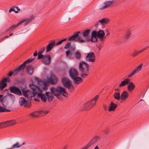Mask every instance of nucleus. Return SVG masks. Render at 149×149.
Returning <instances> with one entry per match:
<instances>
[{
  "mask_svg": "<svg viewBox=\"0 0 149 149\" xmlns=\"http://www.w3.org/2000/svg\"><path fill=\"white\" fill-rule=\"evenodd\" d=\"M93 107V105L88 102L85 105L84 109L85 110H89Z\"/></svg>",
  "mask_w": 149,
  "mask_h": 149,
  "instance_id": "32",
  "label": "nucleus"
},
{
  "mask_svg": "<svg viewBox=\"0 0 149 149\" xmlns=\"http://www.w3.org/2000/svg\"><path fill=\"white\" fill-rule=\"evenodd\" d=\"M8 96L9 98L12 100H14L15 99V97L14 96L10 93H8Z\"/></svg>",
  "mask_w": 149,
  "mask_h": 149,
  "instance_id": "44",
  "label": "nucleus"
},
{
  "mask_svg": "<svg viewBox=\"0 0 149 149\" xmlns=\"http://www.w3.org/2000/svg\"><path fill=\"white\" fill-rule=\"evenodd\" d=\"M68 148V146L67 145H65L63 147V149H67Z\"/></svg>",
  "mask_w": 149,
  "mask_h": 149,
  "instance_id": "62",
  "label": "nucleus"
},
{
  "mask_svg": "<svg viewBox=\"0 0 149 149\" xmlns=\"http://www.w3.org/2000/svg\"><path fill=\"white\" fill-rule=\"evenodd\" d=\"M129 94L126 91H124L121 95V98L122 100H125L128 97Z\"/></svg>",
  "mask_w": 149,
  "mask_h": 149,
  "instance_id": "21",
  "label": "nucleus"
},
{
  "mask_svg": "<svg viewBox=\"0 0 149 149\" xmlns=\"http://www.w3.org/2000/svg\"><path fill=\"white\" fill-rule=\"evenodd\" d=\"M91 40L92 42H95L97 41V37H91Z\"/></svg>",
  "mask_w": 149,
  "mask_h": 149,
  "instance_id": "48",
  "label": "nucleus"
},
{
  "mask_svg": "<svg viewBox=\"0 0 149 149\" xmlns=\"http://www.w3.org/2000/svg\"><path fill=\"white\" fill-rule=\"evenodd\" d=\"M17 73V72L16 71H15V70L13 71H11L9 72L8 74V76L9 77L11 76L13 74H15V75Z\"/></svg>",
  "mask_w": 149,
  "mask_h": 149,
  "instance_id": "47",
  "label": "nucleus"
},
{
  "mask_svg": "<svg viewBox=\"0 0 149 149\" xmlns=\"http://www.w3.org/2000/svg\"><path fill=\"white\" fill-rule=\"evenodd\" d=\"M36 112H34L30 113L29 115L31 118H37L38 117V115H36Z\"/></svg>",
  "mask_w": 149,
  "mask_h": 149,
  "instance_id": "38",
  "label": "nucleus"
},
{
  "mask_svg": "<svg viewBox=\"0 0 149 149\" xmlns=\"http://www.w3.org/2000/svg\"><path fill=\"white\" fill-rule=\"evenodd\" d=\"M51 57L50 55L44 56L42 59L43 62L45 64H49L50 62Z\"/></svg>",
  "mask_w": 149,
  "mask_h": 149,
  "instance_id": "17",
  "label": "nucleus"
},
{
  "mask_svg": "<svg viewBox=\"0 0 149 149\" xmlns=\"http://www.w3.org/2000/svg\"><path fill=\"white\" fill-rule=\"evenodd\" d=\"M105 35L104 32L103 31L101 30H99L97 32V38H103Z\"/></svg>",
  "mask_w": 149,
  "mask_h": 149,
  "instance_id": "30",
  "label": "nucleus"
},
{
  "mask_svg": "<svg viewBox=\"0 0 149 149\" xmlns=\"http://www.w3.org/2000/svg\"><path fill=\"white\" fill-rule=\"evenodd\" d=\"M80 33V31H78L76 32L74 34H75L76 35H77V36L78 38L79 37V34Z\"/></svg>",
  "mask_w": 149,
  "mask_h": 149,
  "instance_id": "57",
  "label": "nucleus"
},
{
  "mask_svg": "<svg viewBox=\"0 0 149 149\" xmlns=\"http://www.w3.org/2000/svg\"><path fill=\"white\" fill-rule=\"evenodd\" d=\"M49 83L52 84H55L58 82V78L54 75H51L48 79Z\"/></svg>",
  "mask_w": 149,
  "mask_h": 149,
  "instance_id": "13",
  "label": "nucleus"
},
{
  "mask_svg": "<svg viewBox=\"0 0 149 149\" xmlns=\"http://www.w3.org/2000/svg\"><path fill=\"white\" fill-rule=\"evenodd\" d=\"M10 79H8L7 78L3 79L0 83V90H2L7 85L6 82L8 81H9Z\"/></svg>",
  "mask_w": 149,
  "mask_h": 149,
  "instance_id": "16",
  "label": "nucleus"
},
{
  "mask_svg": "<svg viewBox=\"0 0 149 149\" xmlns=\"http://www.w3.org/2000/svg\"><path fill=\"white\" fill-rule=\"evenodd\" d=\"M35 58H32L31 57L26 61H24L22 64H21L18 68L15 70V71H16L18 73L19 71L24 70L25 67V64L32 62L35 59Z\"/></svg>",
  "mask_w": 149,
  "mask_h": 149,
  "instance_id": "5",
  "label": "nucleus"
},
{
  "mask_svg": "<svg viewBox=\"0 0 149 149\" xmlns=\"http://www.w3.org/2000/svg\"><path fill=\"white\" fill-rule=\"evenodd\" d=\"M76 41L80 43H84L85 42L86 40L81 38H79L76 39Z\"/></svg>",
  "mask_w": 149,
  "mask_h": 149,
  "instance_id": "43",
  "label": "nucleus"
},
{
  "mask_svg": "<svg viewBox=\"0 0 149 149\" xmlns=\"http://www.w3.org/2000/svg\"><path fill=\"white\" fill-rule=\"evenodd\" d=\"M97 32L95 31H94L92 32V33L91 37H97Z\"/></svg>",
  "mask_w": 149,
  "mask_h": 149,
  "instance_id": "45",
  "label": "nucleus"
},
{
  "mask_svg": "<svg viewBox=\"0 0 149 149\" xmlns=\"http://www.w3.org/2000/svg\"><path fill=\"white\" fill-rule=\"evenodd\" d=\"M10 92L13 93L15 94L18 95L20 96L22 95L21 91L18 87L15 86H12L9 88Z\"/></svg>",
  "mask_w": 149,
  "mask_h": 149,
  "instance_id": "7",
  "label": "nucleus"
},
{
  "mask_svg": "<svg viewBox=\"0 0 149 149\" xmlns=\"http://www.w3.org/2000/svg\"><path fill=\"white\" fill-rule=\"evenodd\" d=\"M10 110L7 109L6 108H5L4 112H10Z\"/></svg>",
  "mask_w": 149,
  "mask_h": 149,
  "instance_id": "60",
  "label": "nucleus"
},
{
  "mask_svg": "<svg viewBox=\"0 0 149 149\" xmlns=\"http://www.w3.org/2000/svg\"><path fill=\"white\" fill-rule=\"evenodd\" d=\"M109 129L108 128H106L104 131V132L105 134H108L109 132Z\"/></svg>",
  "mask_w": 149,
  "mask_h": 149,
  "instance_id": "51",
  "label": "nucleus"
},
{
  "mask_svg": "<svg viewBox=\"0 0 149 149\" xmlns=\"http://www.w3.org/2000/svg\"><path fill=\"white\" fill-rule=\"evenodd\" d=\"M20 9L18 7H15L14 6L13 8H11L9 10V12H11L12 11H14L15 13H17L18 12L20 11Z\"/></svg>",
  "mask_w": 149,
  "mask_h": 149,
  "instance_id": "31",
  "label": "nucleus"
},
{
  "mask_svg": "<svg viewBox=\"0 0 149 149\" xmlns=\"http://www.w3.org/2000/svg\"><path fill=\"white\" fill-rule=\"evenodd\" d=\"M130 81V79L127 78L125 79L124 80L122 81L120 84L119 85V87H122L128 84Z\"/></svg>",
  "mask_w": 149,
  "mask_h": 149,
  "instance_id": "20",
  "label": "nucleus"
},
{
  "mask_svg": "<svg viewBox=\"0 0 149 149\" xmlns=\"http://www.w3.org/2000/svg\"><path fill=\"white\" fill-rule=\"evenodd\" d=\"M114 3L113 1H106L103 3V5L102 6L99 8V9L102 10L106 8H109Z\"/></svg>",
  "mask_w": 149,
  "mask_h": 149,
  "instance_id": "9",
  "label": "nucleus"
},
{
  "mask_svg": "<svg viewBox=\"0 0 149 149\" xmlns=\"http://www.w3.org/2000/svg\"><path fill=\"white\" fill-rule=\"evenodd\" d=\"M100 137L97 135L94 136L88 143L90 146L100 140Z\"/></svg>",
  "mask_w": 149,
  "mask_h": 149,
  "instance_id": "12",
  "label": "nucleus"
},
{
  "mask_svg": "<svg viewBox=\"0 0 149 149\" xmlns=\"http://www.w3.org/2000/svg\"><path fill=\"white\" fill-rule=\"evenodd\" d=\"M74 56L77 59L79 60L81 57V54L80 52L77 51L74 53Z\"/></svg>",
  "mask_w": 149,
  "mask_h": 149,
  "instance_id": "28",
  "label": "nucleus"
},
{
  "mask_svg": "<svg viewBox=\"0 0 149 149\" xmlns=\"http://www.w3.org/2000/svg\"><path fill=\"white\" fill-rule=\"evenodd\" d=\"M66 40V38H65L59 41L58 42L56 43L55 44L56 46H58L61 44L62 42L63 41H64Z\"/></svg>",
  "mask_w": 149,
  "mask_h": 149,
  "instance_id": "42",
  "label": "nucleus"
},
{
  "mask_svg": "<svg viewBox=\"0 0 149 149\" xmlns=\"http://www.w3.org/2000/svg\"><path fill=\"white\" fill-rule=\"evenodd\" d=\"M67 88H68V90L70 91H72L73 90H74V88L73 87V85H72L71 83L70 84V86H68Z\"/></svg>",
  "mask_w": 149,
  "mask_h": 149,
  "instance_id": "41",
  "label": "nucleus"
},
{
  "mask_svg": "<svg viewBox=\"0 0 149 149\" xmlns=\"http://www.w3.org/2000/svg\"><path fill=\"white\" fill-rule=\"evenodd\" d=\"M117 106V105L116 104L114 103L113 102H111L110 104L108 110L109 111H114L116 108Z\"/></svg>",
  "mask_w": 149,
  "mask_h": 149,
  "instance_id": "22",
  "label": "nucleus"
},
{
  "mask_svg": "<svg viewBox=\"0 0 149 149\" xmlns=\"http://www.w3.org/2000/svg\"><path fill=\"white\" fill-rule=\"evenodd\" d=\"M105 38V37L104 38L103 37V38H100L101 39H100L101 41L102 42H103L104 41V39Z\"/></svg>",
  "mask_w": 149,
  "mask_h": 149,
  "instance_id": "63",
  "label": "nucleus"
},
{
  "mask_svg": "<svg viewBox=\"0 0 149 149\" xmlns=\"http://www.w3.org/2000/svg\"><path fill=\"white\" fill-rule=\"evenodd\" d=\"M100 23V22H99V20H98V21L95 24V26H97Z\"/></svg>",
  "mask_w": 149,
  "mask_h": 149,
  "instance_id": "64",
  "label": "nucleus"
},
{
  "mask_svg": "<svg viewBox=\"0 0 149 149\" xmlns=\"http://www.w3.org/2000/svg\"><path fill=\"white\" fill-rule=\"evenodd\" d=\"M33 68L31 65H29L27 67L26 71L27 73L31 75L33 71Z\"/></svg>",
  "mask_w": 149,
  "mask_h": 149,
  "instance_id": "35",
  "label": "nucleus"
},
{
  "mask_svg": "<svg viewBox=\"0 0 149 149\" xmlns=\"http://www.w3.org/2000/svg\"><path fill=\"white\" fill-rule=\"evenodd\" d=\"M143 64H141L140 65L137 66L136 69L132 72L128 76V78H130L132 76L134 75L136 73H138L139 72L141 69L142 66Z\"/></svg>",
  "mask_w": 149,
  "mask_h": 149,
  "instance_id": "14",
  "label": "nucleus"
},
{
  "mask_svg": "<svg viewBox=\"0 0 149 149\" xmlns=\"http://www.w3.org/2000/svg\"><path fill=\"white\" fill-rule=\"evenodd\" d=\"M149 47V46L148 47H144L142 49L139 50L138 51H135L132 54V56L133 57H135L137 55L141 53L143 51L146 50Z\"/></svg>",
  "mask_w": 149,
  "mask_h": 149,
  "instance_id": "19",
  "label": "nucleus"
},
{
  "mask_svg": "<svg viewBox=\"0 0 149 149\" xmlns=\"http://www.w3.org/2000/svg\"><path fill=\"white\" fill-rule=\"evenodd\" d=\"M109 21L110 19L107 18H104L101 20H99V22L102 25L107 24L109 23Z\"/></svg>",
  "mask_w": 149,
  "mask_h": 149,
  "instance_id": "26",
  "label": "nucleus"
},
{
  "mask_svg": "<svg viewBox=\"0 0 149 149\" xmlns=\"http://www.w3.org/2000/svg\"><path fill=\"white\" fill-rule=\"evenodd\" d=\"M55 45V40H51L46 46V52H48L51 50L54 47Z\"/></svg>",
  "mask_w": 149,
  "mask_h": 149,
  "instance_id": "11",
  "label": "nucleus"
},
{
  "mask_svg": "<svg viewBox=\"0 0 149 149\" xmlns=\"http://www.w3.org/2000/svg\"><path fill=\"white\" fill-rule=\"evenodd\" d=\"M6 122L0 123V129H2L6 127Z\"/></svg>",
  "mask_w": 149,
  "mask_h": 149,
  "instance_id": "40",
  "label": "nucleus"
},
{
  "mask_svg": "<svg viewBox=\"0 0 149 149\" xmlns=\"http://www.w3.org/2000/svg\"><path fill=\"white\" fill-rule=\"evenodd\" d=\"M30 88L32 90V93L29 90H25L24 89L22 90V93L24 96L26 97L29 100H31L33 97L38 93L39 90V87L34 84L33 82L29 85Z\"/></svg>",
  "mask_w": 149,
  "mask_h": 149,
  "instance_id": "2",
  "label": "nucleus"
},
{
  "mask_svg": "<svg viewBox=\"0 0 149 149\" xmlns=\"http://www.w3.org/2000/svg\"><path fill=\"white\" fill-rule=\"evenodd\" d=\"M48 87V85L46 82H45L44 83L43 87V90L44 91H46Z\"/></svg>",
  "mask_w": 149,
  "mask_h": 149,
  "instance_id": "46",
  "label": "nucleus"
},
{
  "mask_svg": "<svg viewBox=\"0 0 149 149\" xmlns=\"http://www.w3.org/2000/svg\"><path fill=\"white\" fill-rule=\"evenodd\" d=\"M44 56L42 54H38L37 59H39L42 58L43 59Z\"/></svg>",
  "mask_w": 149,
  "mask_h": 149,
  "instance_id": "52",
  "label": "nucleus"
},
{
  "mask_svg": "<svg viewBox=\"0 0 149 149\" xmlns=\"http://www.w3.org/2000/svg\"><path fill=\"white\" fill-rule=\"evenodd\" d=\"M78 38V37L77 36V35H76L75 34H74L71 37L69 38V39L68 40L69 41H76V39Z\"/></svg>",
  "mask_w": 149,
  "mask_h": 149,
  "instance_id": "37",
  "label": "nucleus"
},
{
  "mask_svg": "<svg viewBox=\"0 0 149 149\" xmlns=\"http://www.w3.org/2000/svg\"><path fill=\"white\" fill-rule=\"evenodd\" d=\"M61 82L63 85L65 87H68L70 86L71 81L68 78H63L61 80Z\"/></svg>",
  "mask_w": 149,
  "mask_h": 149,
  "instance_id": "15",
  "label": "nucleus"
},
{
  "mask_svg": "<svg viewBox=\"0 0 149 149\" xmlns=\"http://www.w3.org/2000/svg\"><path fill=\"white\" fill-rule=\"evenodd\" d=\"M4 122L6 123V127L12 125H14L16 124V121L13 120H11L10 121H6Z\"/></svg>",
  "mask_w": 149,
  "mask_h": 149,
  "instance_id": "27",
  "label": "nucleus"
},
{
  "mask_svg": "<svg viewBox=\"0 0 149 149\" xmlns=\"http://www.w3.org/2000/svg\"><path fill=\"white\" fill-rule=\"evenodd\" d=\"M79 70L81 72L80 76L81 78H84L88 75L89 72V65L86 62L82 61L79 64Z\"/></svg>",
  "mask_w": 149,
  "mask_h": 149,
  "instance_id": "3",
  "label": "nucleus"
},
{
  "mask_svg": "<svg viewBox=\"0 0 149 149\" xmlns=\"http://www.w3.org/2000/svg\"><path fill=\"white\" fill-rule=\"evenodd\" d=\"M49 112V111L47 110H44L40 111H38V113L40 114H44V115H46Z\"/></svg>",
  "mask_w": 149,
  "mask_h": 149,
  "instance_id": "39",
  "label": "nucleus"
},
{
  "mask_svg": "<svg viewBox=\"0 0 149 149\" xmlns=\"http://www.w3.org/2000/svg\"><path fill=\"white\" fill-rule=\"evenodd\" d=\"M90 30L89 29H87L84 31V32L81 33L82 36L84 38L87 37L89 34Z\"/></svg>",
  "mask_w": 149,
  "mask_h": 149,
  "instance_id": "33",
  "label": "nucleus"
},
{
  "mask_svg": "<svg viewBox=\"0 0 149 149\" xmlns=\"http://www.w3.org/2000/svg\"><path fill=\"white\" fill-rule=\"evenodd\" d=\"M5 108L0 106V112H4Z\"/></svg>",
  "mask_w": 149,
  "mask_h": 149,
  "instance_id": "53",
  "label": "nucleus"
},
{
  "mask_svg": "<svg viewBox=\"0 0 149 149\" xmlns=\"http://www.w3.org/2000/svg\"><path fill=\"white\" fill-rule=\"evenodd\" d=\"M33 18L34 17L33 16H31L29 19H27L26 18H24L20 22H19L17 24H14L10 26L9 28L6 29V32H7L10 30L12 31L14 30L15 28L17 27L18 26L20 25L22 23L24 22H26L27 23L30 22L32 20Z\"/></svg>",
  "mask_w": 149,
  "mask_h": 149,
  "instance_id": "4",
  "label": "nucleus"
},
{
  "mask_svg": "<svg viewBox=\"0 0 149 149\" xmlns=\"http://www.w3.org/2000/svg\"><path fill=\"white\" fill-rule=\"evenodd\" d=\"M127 88L130 91H132L135 88V86L132 82H130L128 84Z\"/></svg>",
  "mask_w": 149,
  "mask_h": 149,
  "instance_id": "24",
  "label": "nucleus"
},
{
  "mask_svg": "<svg viewBox=\"0 0 149 149\" xmlns=\"http://www.w3.org/2000/svg\"><path fill=\"white\" fill-rule=\"evenodd\" d=\"M25 142H23L22 144H20L19 143L17 142L11 146V149H13L15 148H18L21 147L22 146L25 145Z\"/></svg>",
  "mask_w": 149,
  "mask_h": 149,
  "instance_id": "25",
  "label": "nucleus"
},
{
  "mask_svg": "<svg viewBox=\"0 0 149 149\" xmlns=\"http://www.w3.org/2000/svg\"><path fill=\"white\" fill-rule=\"evenodd\" d=\"M107 107L106 105H103V108L105 110H107Z\"/></svg>",
  "mask_w": 149,
  "mask_h": 149,
  "instance_id": "59",
  "label": "nucleus"
},
{
  "mask_svg": "<svg viewBox=\"0 0 149 149\" xmlns=\"http://www.w3.org/2000/svg\"><path fill=\"white\" fill-rule=\"evenodd\" d=\"M65 53L67 56H70L72 55L71 53L69 51H66Z\"/></svg>",
  "mask_w": 149,
  "mask_h": 149,
  "instance_id": "54",
  "label": "nucleus"
},
{
  "mask_svg": "<svg viewBox=\"0 0 149 149\" xmlns=\"http://www.w3.org/2000/svg\"><path fill=\"white\" fill-rule=\"evenodd\" d=\"M44 48V47H43V48L42 49L40 50L38 52V54H42L45 50Z\"/></svg>",
  "mask_w": 149,
  "mask_h": 149,
  "instance_id": "56",
  "label": "nucleus"
},
{
  "mask_svg": "<svg viewBox=\"0 0 149 149\" xmlns=\"http://www.w3.org/2000/svg\"><path fill=\"white\" fill-rule=\"evenodd\" d=\"M90 146L88 143L85 146L83 147L81 149H88Z\"/></svg>",
  "mask_w": 149,
  "mask_h": 149,
  "instance_id": "55",
  "label": "nucleus"
},
{
  "mask_svg": "<svg viewBox=\"0 0 149 149\" xmlns=\"http://www.w3.org/2000/svg\"><path fill=\"white\" fill-rule=\"evenodd\" d=\"M31 106V102H27L24 105V107H27L28 108H29Z\"/></svg>",
  "mask_w": 149,
  "mask_h": 149,
  "instance_id": "49",
  "label": "nucleus"
},
{
  "mask_svg": "<svg viewBox=\"0 0 149 149\" xmlns=\"http://www.w3.org/2000/svg\"><path fill=\"white\" fill-rule=\"evenodd\" d=\"M71 79L73 80L74 83L76 84H78L83 81L81 77L78 76H76Z\"/></svg>",
  "mask_w": 149,
  "mask_h": 149,
  "instance_id": "18",
  "label": "nucleus"
},
{
  "mask_svg": "<svg viewBox=\"0 0 149 149\" xmlns=\"http://www.w3.org/2000/svg\"><path fill=\"white\" fill-rule=\"evenodd\" d=\"M50 90L51 92H46L45 93L48 102H51L53 100L54 97V95L58 99H59V97L61 95L65 97L68 96V93L65 89L61 86H58L56 88L52 87L50 88Z\"/></svg>",
  "mask_w": 149,
  "mask_h": 149,
  "instance_id": "1",
  "label": "nucleus"
},
{
  "mask_svg": "<svg viewBox=\"0 0 149 149\" xmlns=\"http://www.w3.org/2000/svg\"><path fill=\"white\" fill-rule=\"evenodd\" d=\"M39 91H38V93H37L38 97H40L41 100L44 102H45L47 100V96L46 94L42 93V91L39 87Z\"/></svg>",
  "mask_w": 149,
  "mask_h": 149,
  "instance_id": "10",
  "label": "nucleus"
},
{
  "mask_svg": "<svg viewBox=\"0 0 149 149\" xmlns=\"http://www.w3.org/2000/svg\"><path fill=\"white\" fill-rule=\"evenodd\" d=\"M19 102L21 106H23L27 102V101L25 100L24 97H22L19 98Z\"/></svg>",
  "mask_w": 149,
  "mask_h": 149,
  "instance_id": "34",
  "label": "nucleus"
},
{
  "mask_svg": "<svg viewBox=\"0 0 149 149\" xmlns=\"http://www.w3.org/2000/svg\"><path fill=\"white\" fill-rule=\"evenodd\" d=\"M3 97V95H0V102L1 101V102H3V99L2 97Z\"/></svg>",
  "mask_w": 149,
  "mask_h": 149,
  "instance_id": "58",
  "label": "nucleus"
},
{
  "mask_svg": "<svg viewBox=\"0 0 149 149\" xmlns=\"http://www.w3.org/2000/svg\"><path fill=\"white\" fill-rule=\"evenodd\" d=\"M99 98V95H96L93 98L89 101V102L93 105V107L95 106L96 104V102Z\"/></svg>",
  "mask_w": 149,
  "mask_h": 149,
  "instance_id": "23",
  "label": "nucleus"
},
{
  "mask_svg": "<svg viewBox=\"0 0 149 149\" xmlns=\"http://www.w3.org/2000/svg\"><path fill=\"white\" fill-rule=\"evenodd\" d=\"M71 45V43L70 42H68L67 44H66L64 47L65 49H68Z\"/></svg>",
  "mask_w": 149,
  "mask_h": 149,
  "instance_id": "50",
  "label": "nucleus"
},
{
  "mask_svg": "<svg viewBox=\"0 0 149 149\" xmlns=\"http://www.w3.org/2000/svg\"><path fill=\"white\" fill-rule=\"evenodd\" d=\"M69 74L70 77L72 78L76 76H78L79 74L77 70L75 68H70L69 70Z\"/></svg>",
  "mask_w": 149,
  "mask_h": 149,
  "instance_id": "8",
  "label": "nucleus"
},
{
  "mask_svg": "<svg viewBox=\"0 0 149 149\" xmlns=\"http://www.w3.org/2000/svg\"><path fill=\"white\" fill-rule=\"evenodd\" d=\"M86 60L88 62H94L95 60V56L94 53L91 52L88 53L86 57Z\"/></svg>",
  "mask_w": 149,
  "mask_h": 149,
  "instance_id": "6",
  "label": "nucleus"
},
{
  "mask_svg": "<svg viewBox=\"0 0 149 149\" xmlns=\"http://www.w3.org/2000/svg\"><path fill=\"white\" fill-rule=\"evenodd\" d=\"M37 55V51H36V52L33 54V56H35Z\"/></svg>",
  "mask_w": 149,
  "mask_h": 149,
  "instance_id": "61",
  "label": "nucleus"
},
{
  "mask_svg": "<svg viewBox=\"0 0 149 149\" xmlns=\"http://www.w3.org/2000/svg\"><path fill=\"white\" fill-rule=\"evenodd\" d=\"M113 96L115 99L118 101L120 100L121 98L119 92L115 93L113 94Z\"/></svg>",
  "mask_w": 149,
  "mask_h": 149,
  "instance_id": "36",
  "label": "nucleus"
},
{
  "mask_svg": "<svg viewBox=\"0 0 149 149\" xmlns=\"http://www.w3.org/2000/svg\"><path fill=\"white\" fill-rule=\"evenodd\" d=\"M131 35V31L130 30H128L125 33L123 38L125 40H127L130 38Z\"/></svg>",
  "mask_w": 149,
  "mask_h": 149,
  "instance_id": "29",
  "label": "nucleus"
}]
</instances>
